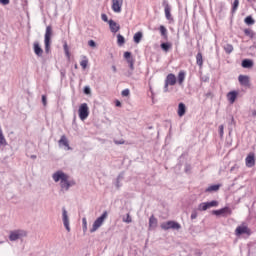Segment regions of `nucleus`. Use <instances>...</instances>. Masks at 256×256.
Instances as JSON below:
<instances>
[{"label":"nucleus","mask_w":256,"mask_h":256,"mask_svg":"<svg viewBox=\"0 0 256 256\" xmlns=\"http://www.w3.org/2000/svg\"><path fill=\"white\" fill-rule=\"evenodd\" d=\"M117 43L118 45H125V37H123V35L118 34L117 35Z\"/></svg>","instance_id":"nucleus-37"},{"label":"nucleus","mask_w":256,"mask_h":256,"mask_svg":"<svg viewBox=\"0 0 256 256\" xmlns=\"http://www.w3.org/2000/svg\"><path fill=\"white\" fill-rule=\"evenodd\" d=\"M244 34L246 35V37H249L250 39H255V33L253 32V30L249 28L244 29Z\"/></svg>","instance_id":"nucleus-30"},{"label":"nucleus","mask_w":256,"mask_h":256,"mask_svg":"<svg viewBox=\"0 0 256 256\" xmlns=\"http://www.w3.org/2000/svg\"><path fill=\"white\" fill-rule=\"evenodd\" d=\"M83 92L85 95H91V88L89 86H85Z\"/></svg>","instance_id":"nucleus-40"},{"label":"nucleus","mask_w":256,"mask_h":256,"mask_svg":"<svg viewBox=\"0 0 256 256\" xmlns=\"http://www.w3.org/2000/svg\"><path fill=\"white\" fill-rule=\"evenodd\" d=\"M88 45H89V47H92V48L97 47V43L94 40H89Z\"/></svg>","instance_id":"nucleus-43"},{"label":"nucleus","mask_w":256,"mask_h":256,"mask_svg":"<svg viewBox=\"0 0 256 256\" xmlns=\"http://www.w3.org/2000/svg\"><path fill=\"white\" fill-rule=\"evenodd\" d=\"M223 49H224L225 53H227V55H231V53H233V45H231V44H225L223 46Z\"/></svg>","instance_id":"nucleus-32"},{"label":"nucleus","mask_w":256,"mask_h":256,"mask_svg":"<svg viewBox=\"0 0 256 256\" xmlns=\"http://www.w3.org/2000/svg\"><path fill=\"white\" fill-rule=\"evenodd\" d=\"M233 213V211L231 210V208L229 207H224V208H221L219 210H213L212 211V215H216V217H219V216H223V217H227V215H231Z\"/></svg>","instance_id":"nucleus-10"},{"label":"nucleus","mask_w":256,"mask_h":256,"mask_svg":"<svg viewBox=\"0 0 256 256\" xmlns=\"http://www.w3.org/2000/svg\"><path fill=\"white\" fill-rule=\"evenodd\" d=\"M23 237H27V231L14 230V231L10 232L9 240L10 241H18V239H23Z\"/></svg>","instance_id":"nucleus-7"},{"label":"nucleus","mask_w":256,"mask_h":256,"mask_svg":"<svg viewBox=\"0 0 256 256\" xmlns=\"http://www.w3.org/2000/svg\"><path fill=\"white\" fill-rule=\"evenodd\" d=\"M194 255L195 256H202L203 252H201L200 250H195Z\"/></svg>","instance_id":"nucleus-53"},{"label":"nucleus","mask_w":256,"mask_h":256,"mask_svg":"<svg viewBox=\"0 0 256 256\" xmlns=\"http://www.w3.org/2000/svg\"><path fill=\"white\" fill-rule=\"evenodd\" d=\"M60 75H61V79H65V75H67V72L65 71V69L60 70Z\"/></svg>","instance_id":"nucleus-46"},{"label":"nucleus","mask_w":256,"mask_h":256,"mask_svg":"<svg viewBox=\"0 0 256 256\" xmlns=\"http://www.w3.org/2000/svg\"><path fill=\"white\" fill-rule=\"evenodd\" d=\"M183 81H185V71L181 70L178 73V84L183 85Z\"/></svg>","instance_id":"nucleus-31"},{"label":"nucleus","mask_w":256,"mask_h":256,"mask_svg":"<svg viewBox=\"0 0 256 256\" xmlns=\"http://www.w3.org/2000/svg\"><path fill=\"white\" fill-rule=\"evenodd\" d=\"M196 65H198L200 69L203 67V54L201 52H198L196 55Z\"/></svg>","instance_id":"nucleus-28"},{"label":"nucleus","mask_w":256,"mask_h":256,"mask_svg":"<svg viewBox=\"0 0 256 256\" xmlns=\"http://www.w3.org/2000/svg\"><path fill=\"white\" fill-rule=\"evenodd\" d=\"M62 221L65 229L69 233L71 231V227L69 226V215L67 214V209H65V207L62 208Z\"/></svg>","instance_id":"nucleus-13"},{"label":"nucleus","mask_w":256,"mask_h":256,"mask_svg":"<svg viewBox=\"0 0 256 256\" xmlns=\"http://www.w3.org/2000/svg\"><path fill=\"white\" fill-rule=\"evenodd\" d=\"M237 95H239V93L237 91H231L227 94L228 100L230 103H235V101L237 100Z\"/></svg>","instance_id":"nucleus-26"},{"label":"nucleus","mask_w":256,"mask_h":256,"mask_svg":"<svg viewBox=\"0 0 256 256\" xmlns=\"http://www.w3.org/2000/svg\"><path fill=\"white\" fill-rule=\"evenodd\" d=\"M143 39V32H137L133 36L134 43H141V40Z\"/></svg>","instance_id":"nucleus-29"},{"label":"nucleus","mask_w":256,"mask_h":256,"mask_svg":"<svg viewBox=\"0 0 256 256\" xmlns=\"http://www.w3.org/2000/svg\"><path fill=\"white\" fill-rule=\"evenodd\" d=\"M249 3H251V0H247Z\"/></svg>","instance_id":"nucleus-62"},{"label":"nucleus","mask_w":256,"mask_h":256,"mask_svg":"<svg viewBox=\"0 0 256 256\" xmlns=\"http://www.w3.org/2000/svg\"><path fill=\"white\" fill-rule=\"evenodd\" d=\"M74 67H75V69H77V68H78L77 64H75V66H74Z\"/></svg>","instance_id":"nucleus-60"},{"label":"nucleus","mask_w":256,"mask_h":256,"mask_svg":"<svg viewBox=\"0 0 256 256\" xmlns=\"http://www.w3.org/2000/svg\"><path fill=\"white\" fill-rule=\"evenodd\" d=\"M189 171H191V165L190 164H186L185 165V173H189Z\"/></svg>","instance_id":"nucleus-51"},{"label":"nucleus","mask_w":256,"mask_h":256,"mask_svg":"<svg viewBox=\"0 0 256 256\" xmlns=\"http://www.w3.org/2000/svg\"><path fill=\"white\" fill-rule=\"evenodd\" d=\"M53 180L55 183H59L60 181V187L61 189H64V191H69V175L65 174V172L58 170L52 175Z\"/></svg>","instance_id":"nucleus-1"},{"label":"nucleus","mask_w":256,"mask_h":256,"mask_svg":"<svg viewBox=\"0 0 256 256\" xmlns=\"http://www.w3.org/2000/svg\"><path fill=\"white\" fill-rule=\"evenodd\" d=\"M162 6L164 7L165 17L168 21H173V16H171V6L169 1L163 0Z\"/></svg>","instance_id":"nucleus-11"},{"label":"nucleus","mask_w":256,"mask_h":256,"mask_svg":"<svg viewBox=\"0 0 256 256\" xmlns=\"http://www.w3.org/2000/svg\"><path fill=\"white\" fill-rule=\"evenodd\" d=\"M82 225H83V231L85 233V231H87V218H83L82 219Z\"/></svg>","instance_id":"nucleus-41"},{"label":"nucleus","mask_w":256,"mask_h":256,"mask_svg":"<svg viewBox=\"0 0 256 256\" xmlns=\"http://www.w3.org/2000/svg\"><path fill=\"white\" fill-rule=\"evenodd\" d=\"M59 147H66L68 151H71V146H69V140L67 136L62 135L60 140L58 141Z\"/></svg>","instance_id":"nucleus-15"},{"label":"nucleus","mask_w":256,"mask_h":256,"mask_svg":"<svg viewBox=\"0 0 256 256\" xmlns=\"http://www.w3.org/2000/svg\"><path fill=\"white\" fill-rule=\"evenodd\" d=\"M237 9H239V0H234V2L232 3V9H231L232 15L237 13Z\"/></svg>","instance_id":"nucleus-33"},{"label":"nucleus","mask_w":256,"mask_h":256,"mask_svg":"<svg viewBox=\"0 0 256 256\" xmlns=\"http://www.w3.org/2000/svg\"><path fill=\"white\" fill-rule=\"evenodd\" d=\"M160 227L164 231H169V229H172L173 231H179L181 229V224H179L177 221L169 220L167 222H163Z\"/></svg>","instance_id":"nucleus-4"},{"label":"nucleus","mask_w":256,"mask_h":256,"mask_svg":"<svg viewBox=\"0 0 256 256\" xmlns=\"http://www.w3.org/2000/svg\"><path fill=\"white\" fill-rule=\"evenodd\" d=\"M1 147H7V140L5 139L3 132L0 133V148Z\"/></svg>","instance_id":"nucleus-35"},{"label":"nucleus","mask_w":256,"mask_h":256,"mask_svg":"<svg viewBox=\"0 0 256 256\" xmlns=\"http://www.w3.org/2000/svg\"><path fill=\"white\" fill-rule=\"evenodd\" d=\"M10 0H0L1 5H9Z\"/></svg>","instance_id":"nucleus-52"},{"label":"nucleus","mask_w":256,"mask_h":256,"mask_svg":"<svg viewBox=\"0 0 256 256\" xmlns=\"http://www.w3.org/2000/svg\"><path fill=\"white\" fill-rule=\"evenodd\" d=\"M244 23L246 25H255V19H253V16H247L245 19H244Z\"/></svg>","instance_id":"nucleus-34"},{"label":"nucleus","mask_w":256,"mask_h":256,"mask_svg":"<svg viewBox=\"0 0 256 256\" xmlns=\"http://www.w3.org/2000/svg\"><path fill=\"white\" fill-rule=\"evenodd\" d=\"M42 103H43L44 107H47V96L42 95Z\"/></svg>","instance_id":"nucleus-47"},{"label":"nucleus","mask_w":256,"mask_h":256,"mask_svg":"<svg viewBox=\"0 0 256 256\" xmlns=\"http://www.w3.org/2000/svg\"><path fill=\"white\" fill-rule=\"evenodd\" d=\"M158 220L156 219L155 215H151L149 218V229L157 228Z\"/></svg>","instance_id":"nucleus-25"},{"label":"nucleus","mask_w":256,"mask_h":256,"mask_svg":"<svg viewBox=\"0 0 256 256\" xmlns=\"http://www.w3.org/2000/svg\"><path fill=\"white\" fill-rule=\"evenodd\" d=\"M212 93L211 92H207L206 93V97H211Z\"/></svg>","instance_id":"nucleus-57"},{"label":"nucleus","mask_w":256,"mask_h":256,"mask_svg":"<svg viewBox=\"0 0 256 256\" xmlns=\"http://www.w3.org/2000/svg\"><path fill=\"white\" fill-rule=\"evenodd\" d=\"M187 113V106H185V103L180 102L178 104V116L183 117Z\"/></svg>","instance_id":"nucleus-20"},{"label":"nucleus","mask_w":256,"mask_h":256,"mask_svg":"<svg viewBox=\"0 0 256 256\" xmlns=\"http://www.w3.org/2000/svg\"><path fill=\"white\" fill-rule=\"evenodd\" d=\"M109 213L107 212V210H105L102 215L100 217H98L94 223L92 228L90 229V233H95V231H97V229H99V227H101V225H103L105 219L108 217Z\"/></svg>","instance_id":"nucleus-5"},{"label":"nucleus","mask_w":256,"mask_h":256,"mask_svg":"<svg viewBox=\"0 0 256 256\" xmlns=\"http://www.w3.org/2000/svg\"><path fill=\"white\" fill-rule=\"evenodd\" d=\"M30 158L31 159H37V155H31Z\"/></svg>","instance_id":"nucleus-59"},{"label":"nucleus","mask_w":256,"mask_h":256,"mask_svg":"<svg viewBox=\"0 0 256 256\" xmlns=\"http://www.w3.org/2000/svg\"><path fill=\"white\" fill-rule=\"evenodd\" d=\"M219 202L217 200H212L211 202H202L198 205V211H207L211 207H218Z\"/></svg>","instance_id":"nucleus-8"},{"label":"nucleus","mask_w":256,"mask_h":256,"mask_svg":"<svg viewBox=\"0 0 256 256\" xmlns=\"http://www.w3.org/2000/svg\"><path fill=\"white\" fill-rule=\"evenodd\" d=\"M123 179H124L123 173H120L116 178L114 185L118 191L121 189V187H123V184H121V181H123Z\"/></svg>","instance_id":"nucleus-22"},{"label":"nucleus","mask_w":256,"mask_h":256,"mask_svg":"<svg viewBox=\"0 0 256 256\" xmlns=\"http://www.w3.org/2000/svg\"><path fill=\"white\" fill-rule=\"evenodd\" d=\"M129 93H130L129 89H124L121 92V95H122V97H129Z\"/></svg>","instance_id":"nucleus-42"},{"label":"nucleus","mask_w":256,"mask_h":256,"mask_svg":"<svg viewBox=\"0 0 256 256\" xmlns=\"http://www.w3.org/2000/svg\"><path fill=\"white\" fill-rule=\"evenodd\" d=\"M197 210H193L192 213H191V216H190V219L194 220V219H197Z\"/></svg>","instance_id":"nucleus-44"},{"label":"nucleus","mask_w":256,"mask_h":256,"mask_svg":"<svg viewBox=\"0 0 256 256\" xmlns=\"http://www.w3.org/2000/svg\"><path fill=\"white\" fill-rule=\"evenodd\" d=\"M33 49H34V53H35V55H37V57H43V48H41V45L39 44L38 41H35L33 43Z\"/></svg>","instance_id":"nucleus-16"},{"label":"nucleus","mask_w":256,"mask_h":256,"mask_svg":"<svg viewBox=\"0 0 256 256\" xmlns=\"http://www.w3.org/2000/svg\"><path fill=\"white\" fill-rule=\"evenodd\" d=\"M63 49H64L66 57L68 59H71V52H69V46L67 45V42L64 43Z\"/></svg>","instance_id":"nucleus-36"},{"label":"nucleus","mask_w":256,"mask_h":256,"mask_svg":"<svg viewBox=\"0 0 256 256\" xmlns=\"http://www.w3.org/2000/svg\"><path fill=\"white\" fill-rule=\"evenodd\" d=\"M121 7H123V0H112V10L114 13H121Z\"/></svg>","instance_id":"nucleus-14"},{"label":"nucleus","mask_w":256,"mask_h":256,"mask_svg":"<svg viewBox=\"0 0 256 256\" xmlns=\"http://www.w3.org/2000/svg\"><path fill=\"white\" fill-rule=\"evenodd\" d=\"M122 221L124 223H133V219L131 218V215L128 213L126 218H123Z\"/></svg>","instance_id":"nucleus-39"},{"label":"nucleus","mask_w":256,"mask_h":256,"mask_svg":"<svg viewBox=\"0 0 256 256\" xmlns=\"http://www.w3.org/2000/svg\"><path fill=\"white\" fill-rule=\"evenodd\" d=\"M177 83V77H175V74L170 73L166 76L165 84H164V93H167L169 91V85L173 86Z\"/></svg>","instance_id":"nucleus-6"},{"label":"nucleus","mask_w":256,"mask_h":256,"mask_svg":"<svg viewBox=\"0 0 256 256\" xmlns=\"http://www.w3.org/2000/svg\"><path fill=\"white\" fill-rule=\"evenodd\" d=\"M68 183H69V187H73L75 185H77V183L75 182V180H68Z\"/></svg>","instance_id":"nucleus-50"},{"label":"nucleus","mask_w":256,"mask_h":256,"mask_svg":"<svg viewBox=\"0 0 256 256\" xmlns=\"http://www.w3.org/2000/svg\"><path fill=\"white\" fill-rule=\"evenodd\" d=\"M51 37H53V27L47 26L44 35L45 53L49 55L51 53Z\"/></svg>","instance_id":"nucleus-2"},{"label":"nucleus","mask_w":256,"mask_h":256,"mask_svg":"<svg viewBox=\"0 0 256 256\" xmlns=\"http://www.w3.org/2000/svg\"><path fill=\"white\" fill-rule=\"evenodd\" d=\"M83 58L84 60L80 62V65L82 68L87 69V65H89V60L87 59V56H84Z\"/></svg>","instance_id":"nucleus-38"},{"label":"nucleus","mask_w":256,"mask_h":256,"mask_svg":"<svg viewBox=\"0 0 256 256\" xmlns=\"http://www.w3.org/2000/svg\"><path fill=\"white\" fill-rule=\"evenodd\" d=\"M229 125H234V126L236 125L235 118L233 117V115H230Z\"/></svg>","instance_id":"nucleus-48"},{"label":"nucleus","mask_w":256,"mask_h":256,"mask_svg":"<svg viewBox=\"0 0 256 256\" xmlns=\"http://www.w3.org/2000/svg\"><path fill=\"white\" fill-rule=\"evenodd\" d=\"M108 24H109L111 33H117L119 29H121V26L117 24V22H115L113 19L109 20Z\"/></svg>","instance_id":"nucleus-17"},{"label":"nucleus","mask_w":256,"mask_h":256,"mask_svg":"<svg viewBox=\"0 0 256 256\" xmlns=\"http://www.w3.org/2000/svg\"><path fill=\"white\" fill-rule=\"evenodd\" d=\"M243 69H251V67H253L254 63H253V60L251 59H244L242 60V63H241Z\"/></svg>","instance_id":"nucleus-23"},{"label":"nucleus","mask_w":256,"mask_h":256,"mask_svg":"<svg viewBox=\"0 0 256 256\" xmlns=\"http://www.w3.org/2000/svg\"><path fill=\"white\" fill-rule=\"evenodd\" d=\"M78 113L81 121H85V119L89 117V106H87V103L81 104V106L79 107Z\"/></svg>","instance_id":"nucleus-9"},{"label":"nucleus","mask_w":256,"mask_h":256,"mask_svg":"<svg viewBox=\"0 0 256 256\" xmlns=\"http://www.w3.org/2000/svg\"><path fill=\"white\" fill-rule=\"evenodd\" d=\"M238 81H239L240 85H243L244 87H249L251 85L249 76L240 75L238 77Z\"/></svg>","instance_id":"nucleus-18"},{"label":"nucleus","mask_w":256,"mask_h":256,"mask_svg":"<svg viewBox=\"0 0 256 256\" xmlns=\"http://www.w3.org/2000/svg\"><path fill=\"white\" fill-rule=\"evenodd\" d=\"M115 106H116V107H122L121 101L116 100V101H115Z\"/></svg>","instance_id":"nucleus-54"},{"label":"nucleus","mask_w":256,"mask_h":256,"mask_svg":"<svg viewBox=\"0 0 256 256\" xmlns=\"http://www.w3.org/2000/svg\"><path fill=\"white\" fill-rule=\"evenodd\" d=\"M0 133H3V130L1 129V127H0Z\"/></svg>","instance_id":"nucleus-61"},{"label":"nucleus","mask_w":256,"mask_h":256,"mask_svg":"<svg viewBox=\"0 0 256 256\" xmlns=\"http://www.w3.org/2000/svg\"><path fill=\"white\" fill-rule=\"evenodd\" d=\"M246 166L247 167H255V155L250 154L246 157Z\"/></svg>","instance_id":"nucleus-21"},{"label":"nucleus","mask_w":256,"mask_h":256,"mask_svg":"<svg viewBox=\"0 0 256 256\" xmlns=\"http://www.w3.org/2000/svg\"><path fill=\"white\" fill-rule=\"evenodd\" d=\"M160 49H162V51H164V53H169V51H171V49H173V44L171 42H162L160 44Z\"/></svg>","instance_id":"nucleus-19"},{"label":"nucleus","mask_w":256,"mask_h":256,"mask_svg":"<svg viewBox=\"0 0 256 256\" xmlns=\"http://www.w3.org/2000/svg\"><path fill=\"white\" fill-rule=\"evenodd\" d=\"M160 35L163 37L165 41H168L169 35L167 34V28L165 26L161 25L159 27Z\"/></svg>","instance_id":"nucleus-27"},{"label":"nucleus","mask_w":256,"mask_h":256,"mask_svg":"<svg viewBox=\"0 0 256 256\" xmlns=\"http://www.w3.org/2000/svg\"><path fill=\"white\" fill-rule=\"evenodd\" d=\"M219 189H221V184H214L206 188L205 193L217 192Z\"/></svg>","instance_id":"nucleus-24"},{"label":"nucleus","mask_w":256,"mask_h":256,"mask_svg":"<svg viewBox=\"0 0 256 256\" xmlns=\"http://www.w3.org/2000/svg\"><path fill=\"white\" fill-rule=\"evenodd\" d=\"M236 237H241V235H251V229L247 226H238L235 230Z\"/></svg>","instance_id":"nucleus-12"},{"label":"nucleus","mask_w":256,"mask_h":256,"mask_svg":"<svg viewBox=\"0 0 256 256\" xmlns=\"http://www.w3.org/2000/svg\"><path fill=\"white\" fill-rule=\"evenodd\" d=\"M252 116H253V117H256V110H253V111H252Z\"/></svg>","instance_id":"nucleus-58"},{"label":"nucleus","mask_w":256,"mask_h":256,"mask_svg":"<svg viewBox=\"0 0 256 256\" xmlns=\"http://www.w3.org/2000/svg\"><path fill=\"white\" fill-rule=\"evenodd\" d=\"M112 71H113V73H117V66L116 65L112 66Z\"/></svg>","instance_id":"nucleus-56"},{"label":"nucleus","mask_w":256,"mask_h":256,"mask_svg":"<svg viewBox=\"0 0 256 256\" xmlns=\"http://www.w3.org/2000/svg\"><path fill=\"white\" fill-rule=\"evenodd\" d=\"M101 19H102V21H104L105 23H109V18L107 17V14H102V15H101Z\"/></svg>","instance_id":"nucleus-45"},{"label":"nucleus","mask_w":256,"mask_h":256,"mask_svg":"<svg viewBox=\"0 0 256 256\" xmlns=\"http://www.w3.org/2000/svg\"><path fill=\"white\" fill-rule=\"evenodd\" d=\"M225 129V127L223 125L219 126V135L220 137H223V130Z\"/></svg>","instance_id":"nucleus-49"},{"label":"nucleus","mask_w":256,"mask_h":256,"mask_svg":"<svg viewBox=\"0 0 256 256\" xmlns=\"http://www.w3.org/2000/svg\"><path fill=\"white\" fill-rule=\"evenodd\" d=\"M124 59H126L130 70L127 71L125 74L126 77H132L133 76V71H135V59L133 58L131 52L126 51L124 53Z\"/></svg>","instance_id":"nucleus-3"},{"label":"nucleus","mask_w":256,"mask_h":256,"mask_svg":"<svg viewBox=\"0 0 256 256\" xmlns=\"http://www.w3.org/2000/svg\"><path fill=\"white\" fill-rule=\"evenodd\" d=\"M115 144H116V145H124V144H125V141H115Z\"/></svg>","instance_id":"nucleus-55"}]
</instances>
